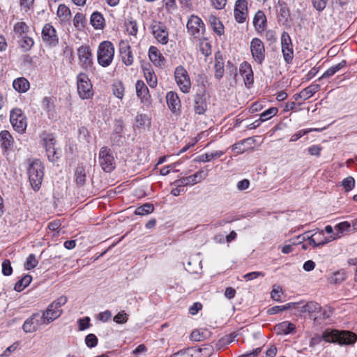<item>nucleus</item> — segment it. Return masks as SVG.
I'll return each mask as SVG.
<instances>
[{"label": "nucleus", "instance_id": "obj_16", "mask_svg": "<svg viewBox=\"0 0 357 357\" xmlns=\"http://www.w3.org/2000/svg\"><path fill=\"white\" fill-rule=\"evenodd\" d=\"M56 140L52 135H47L44 138V144L48 159L54 162L61 155V151L55 148Z\"/></svg>", "mask_w": 357, "mask_h": 357}, {"label": "nucleus", "instance_id": "obj_15", "mask_svg": "<svg viewBox=\"0 0 357 357\" xmlns=\"http://www.w3.org/2000/svg\"><path fill=\"white\" fill-rule=\"evenodd\" d=\"M42 40L47 46L54 47L59 43V38L54 27L50 24H46L42 29Z\"/></svg>", "mask_w": 357, "mask_h": 357}, {"label": "nucleus", "instance_id": "obj_56", "mask_svg": "<svg viewBox=\"0 0 357 357\" xmlns=\"http://www.w3.org/2000/svg\"><path fill=\"white\" fill-rule=\"evenodd\" d=\"M84 16L82 13H77L75 14L73 18V24L74 26L77 28H80L84 26Z\"/></svg>", "mask_w": 357, "mask_h": 357}, {"label": "nucleus", "instance_id": "obj_31", "mask_svg": "<svg viewBox=\"0 0 357 357\" xmlns=\"http://www.w3.org/2000/svg\"><path fill=\"white\" fill-rule=\"evenodd\" d=\"M13 86L17 91L24 93L29 89V82L24 77H19L13 81Z\"/></svg>", "mask_w": 357, "mask_h": 357}, {"label": "nucleus", "instance_id": "obj_17", "mask_svg": "<svg viewBox=\"0 0 357 357\" xmlns=\"http://www.w3.org/2000/svg\"><path fill=\"white\" fill-rule=\"evenodd\" d=\"M234 17L238 23L245 21L248 16V2L246 0H238L234 7Z\"/></svg>", "mask_w": 357, "mask_h": 357}, {"label": "nucleus", "instance_id": "obj_9", "mask_svg": "<svg viewBox=\"0 0 357 357\" xmlns=\"http://www.w3.org/2000/svg\"><path fill=\"white\" fill-rule=\"evenodd\" d=\"M10 121L13 128L20 133H23L26 128V118L22 111L15 108L10 111Z\"/></svg>", "mask_w": 357, "mask_h": 357}, {"label": "nucleus", "instance_id": "obj_19", "mask_svg": "<svg viewBox=\"0 0 357 357\" xmlns=\"http://www.w3.org/2000/svg\"><path fill=\"white\" fill-rule=\"evenodd\" d=\"M240 74L243 76L245 86H250L254 82L253 71L251 65L244 61L240 65Z\"/></svg>", "mask_w": 357, "mask_h": 357}, {"label": "nucleus", "instance_id": "obj_58", "mask_svg": "<svg viewBox=\"0 0 357 357\" xmlns=\"http://www.w3.org/2000/svg\"><path fill=\"white\" fill-rule=\"evenodd\" d=\"M265 274L263 273V272H260V271H254V272H250V273H246L245 274L243 278L246 280V281H250V280H255L256 278H257L258 277H264Z\"/></svg>", "mask_w": 357, "mask_h": 357}, {"label": "nucleus", "instance_id": "obj_43", "mask_svg": "<svg viewBox=\"0 0 357 357\" xmlns=\"http://www.w3.org/2000/svg\"><path fill=\"white\" fill-rule=\"evenodd\" d=\"M122 130V126H120L116 128L115 132L112 133L111 136L112 145L120 146L123 144V137L121 135Z\"/></svg>", "mask_w": 357, "mask_h": 357}, {"label": "nucleus", "instance_id": "obj_45", "mask_svg": "<svg viewBox=\"0 0 357 357\" xmlns=\"http://www.w3.org/2000/svg\"><path fill=\"white\" fill-rule=\"evenodd\" d=\"M278 109L277 107H271L266 111H264L263 113L260 114V119L262 122L266 121L268 119H270L271 117L276 115L278 113Z\"/></svg>", "mask_w": 357, "mask_h": 357}, {"label": "nucleus", "instance_id": "obj_30", "mask_svg": "<svg viewBox=\"0 0 357 357\" xmlns=\"http://www.w3.org/2000/svg\"><path fill=\"white\" fill-rule=\"evenodd\" d=\"M29 31V26L24 22H18L13 26L14 36L17 38L26 36Z\"/></svg>", "mask_w": 357, "mask_h": 357}, {"label": "nucleus", "instance_id": "obj_7", "mask_svg": "<svg viewBox=\"0 0 357 357\" xmlns=\"http://www.w3.org/2000/svg\"><path fill=\"white\" fill-rule=\"evenodd\" d=\"M78 63L86 71L93 70V54L88 45H82L77 49Z\"/></svg>", "mask_w": 357, "mask_h": 357}, {"label": "nucleus", "instance_id": "obj_37", "mask_svg": "<svg viewBox=\"0 0 357 357\" xmlns=\"http://www.w3.org/2000/svg\"><path fill=\"white\" fill-rule=\"evenodd\" d=\"M75 181L79 186H83L86 182V174L83 167H77L75 172Z\"/></svg>", "mask_w": 357, "mask_h": 357}, {"label": "nucleus", "instance_id": "obj_38", "mask_svg": "<svg viewBox=\"0 0 357 357\" xmlns=\"http://www.w3.org/2000/svg\"><path fill=\"white\" fill-rule=\"evenodd\" d=\"M20 40L18 41L19 45L24 52L29 51L34 44L33 38L26 35L20 38Z\"/></svg>", "mask_w": 357, "mask_h": 357}, {"label": "nucleus", "instance_id": "obj_28", "mask_svg": "<svg viewBox=\"0 0 357 357\" xmlns=\"http://www.w3.org/2000/svg\"><path fill=\"white\" fill-rule=\"evenodd\" d=\"M266 22V17L263 11L259 10L256 13L254 19L253 24L255 29L258 31H262L264 29Z\"/></svg>", "mask_w": 357, "mask_h": 357}, {"label": "nucleus", "instance_id": "obj_14", "mask_svg": "<svg viewBox=\"0 0 357 357\" xmlns=\"http://www.w3.org/2000/svg\"><path fill=\"white\" fill-rule=\"evenodd\" d=\"M151 29L155 38L162 45L167 44L169 41V33L166 26L158 21H154L151 25Z\"/></svg>", "mask_w": 357, "mask_h": 357}, {"label": "nucleus", "instance_id": "obj_22", "mask_svg": "<svg viewBox=\"0 0 357 357\" xmlns=\"http://www.w3.org/2000/svg\"><path fill=\"white\" fill-rule=\"evenodd\" d=\"M143 72L144 77L151 88H155L157 86L158 80L157 77L153 71L152 67L149 63L146 64L143 66Z\"/></svg>", "mask_w": 357, "mask_h": 357}, {"label": "nucleus", "instance_id": "obj_55", "mask_svg": "<svg viewBox=\"0 0 357 357\" xmlns=\"http://www.w3.org/2000/svg\"><path fill=\"white\" fill-rule=\"evenodd\" d=\"M128 319V314L124 311H121L116 315L114 316L113 320L117 324H125L127 322Z\"/></svg>", "mask_w": 357, "mask_h": 357}, {"label": "nucleus", "instance_id": "obj_10", "mask_svg": "<svg viewBox=\"0 0 357 357\" xmlns=\"http://www.w3.org/2000/svg\"><path fill=\"white\" fill-rule=\"evenodd\" d=\"M174 77L180 90L185 93H188L191 88V82L187 70L182 66L176 68Z\"/></svg>", "mask_w": 357, "mask_h": 357}, {"label": "nucleus", "instance_id": "obj_41", "mask_svg": "<svg viewBox=\"0 0 357 357\" xmlns=\"http://www.w3.org/2000/svg\"><path fill=\"white\" fill-rule=\"evenodd\" d=\"M296 239L301 241V242L305 241V239H307L308 245H312L313 248L319 247V245H318V243H317V241L315 240V238L314 237L312 234H311L310 231H306L303 234L298 236L296 237Z\"/></svg>", "mask_w": 357, "mask_h": 357}, {"label": "nucleus", "instance_id": "obj_42", "mask_svg": "<svg viewBox=\"0 0 357 357\" xmlns=\"http://www.w3.org/2000/svg\"><path fill=\"white\" fill-rule=\"evenodd\" d=\"M154 207L152 204H144L135 209V213L137 215H145L153 211Z\"/></svg>", "mask_w": 357, "mask_h": 357}, {"label": "nucleus", "instance_id": "obj_48", "mask_svg": "<svg viewBox=\"0 0 357 357\" xmlns=\"http://www.w3.org/2000/svg\"><path fill=\"white\" fill-rule=\"evenodd\" d=\"M351 223H349V222H342L339 224H337L335 229L337 230V233L335 234H338L340 236V234H342L344 231H351Z\"/></svg>", "mask_w": 357, "mask_h": 357}, {"label": "nucleus", "instance_id": "obj_32", "mask_svg": "<svg viewBox=\"0 0 357 357\" xmlns=\"http://www.w3.org/2000/svg\"><path fill=\"white\" fill-rule=\"evenodd\" d=\"M91 25L96 29H102L105 25V19L102 15L99 12L92 13L90 19Z\"/></svg>", "mask_w": 357, "mask_h": 357}, {"label": "nucleus", "instance_id": "obj_59", "mask_svg": "<svg viewBox=\"0 0 357 357\" xmlns=\"http://www.w3.org/2000/svg\"><path fill=\"white\" fill-rule=\"evenodd\" d=\"M291 241V244L285 245L284 246L282 247V252L284 254H289V253L293 251L294 246L301 243V241L297 240L296 238L292 239Z\"/></svg>", "mask_w": 357, "mask_h": 357}, {"label": "nucleus", "instance_id": "obj_57", "mask_svg": "<svg viewBox=\"0 0 357 357\" xmlns=\"http://www.w3.org/2000/svg\"><path fill=\"white\" fill-rule=\"evenodd\" d=\"M85 342L87 347L92 348L97 345L98 338L94 334H89L85 337Z\"/></svg>", "mask_w": 357, "mask_h": 357}, {"label": "nucleus", "instance_id": "obj_8", "mask_svg": "<svg viewBox=\"0 0 357 357\" xmlns=\"http://www.w3.org/2000/svg\"><path fill=\"white\" fill-rule=\"evenodd\" d=\"M253 61L257 64H262L266 59V50L264 43L258 38H254L250 45Z\"/></svg>", "mask_w": 357, "mask_h": 357}, {"label": "nucleus", "instance_id": "obj_49", "mask_svg": "<svg viewBox=\"0 0 357 357\" xmlns=\"http://www.w3.org/2000/svg\"><path fill=\"white\" fill-rule=\"evenodd\" d=\"M113 93L119 98L122 99L124 96V86L121 82L116 83L113 85Z\"/></svg>", "mask_w": 357, "mask_h": 357}, {"label": "nucleus", "instance_id": "obj_62", "mask_svg": "<svg viewBox=\"0 0 357 357\" xmlns=\"http://www.w3.org/2000/svg\"><path fill=\"white\" fill-rule=\"evenodd\" d=\"M312 130V129H309V130H301L298 131L297 132H296L291 135L290 142L297 141L301 137H302L303 135L311 132Z\"/></svg>", "mask_w": 357, "mask_h": 357}, {"label": "nucleus", "instance_id": "obj_39", "mask_svg": "<svg viewBox=\"0 0 357 357\" xmlns=\"http://www.w3.org/2000/svg\"><path fill=\"white\" fill-rule=\"evenodd\" d=\"M346 273L341 270L334 272L329 278L328 282L331 284H338L343 282L346 279Z\"/></svg>", "mask_w": 357, "mask_h": 357}, {"label": "nucleus", "instance_id": "obj_24", "mask_svg": "<svg viewBox=\"0 0 357 357\" xmlns=\"http://www.w3.org/2000/svg\"><path fill=\"white\" fill-rule=\"evenodd\" d=\"M136 93L142 102H146L150 98L149 91L144 82L142 80H138L135 84Z\"/></svg>", "mask_w": 357, "mask_h": 357}, {"label": "nucleus", "instance_id": "obj_20", "mask_svg": "<svg viewBox=\"0 0 357 357\" xmlns=\"http://www.w3.org/2000/svg\"><path fill=\"white\" fill-rule=\"evenodd\" d=\"M149 57L151 61L158 67L165 66V59L160 51L155 46H151L149 49Z\"/></svg>", "mask_w": 357, "mask_h": 357}, {"label": "nucleus", "instance_id": "obj_25", "mask_svg": "<svg viewBox=\"0 0 357 357\" xmlns=\"http://www.w3.org/2000/svg\"><path fill=\"white\" fill-rule=\"evenodd\" d=\"M215 77L220 79L224 75V59L222 54L218 52L215 54Z\"/></svg>", "mask_w": 357, "mask_h": 357}, {"label": "nucleus", "instance_id": "obj_21", "mask_svg": "<svg viewBox=\"0 0 357 357\" xmlns=\"http://www.w3.org/2000/svg\"><path fill=\"white\" fill-rule=\"evenodd\" d=\"M167 104L169 109L175 114H179L181 101L176 93L169 91L166 96Z\"/></svg>", "mask_w": 357, "mask_h": 357}, {"label": "nucleus", "instance_id": "obj_5", "mask_svg": "<svg viewBox=\"0 0 357 357\" xmlns=\"http://www.w3.org/2000/svg\"><path fill=\"white\" fill-rule=\"evenodd\" d=\"M100 166L105 172H111L115 169L116 160L114 152L107 146H103L99 151Z\"/></svg>", "mask_w": 357, "mask_h": 357}, {"label": "nucleus", "instance_id": "obj_44", "mask_svg": "<svg viewBox=\"0 0 357 357\" xmlns=\"http://www.w3.org/2000/svg\"><path fill=\"white\" fill-rule=\"evenodd\" d=\"M321 306L315 302H308L301 307V312L308 313L312 315L317 310H320Z\"/></svg>", "mask_w": 357, "mask_h": 357}, {"label": "nucleus", "instance_id": "obj_64", "mask_svg": "<svg viewBox=\"0 0 357 357\" xmlns=\"http://www.w3.org/2000/svg\"><path fill=\"white\" fill-rule=\"evenodd\" d=\"M282 295V289L278 287L277 288H274L271 291V298L278 302H280Z\"/></svg>", "mask_w": 357, "mask_h": 357}, {"label": "nucleus", "instance_id": "obj_60", "mask_svg": "<svg viewBox=\"0 0 357 357\" xmlns=\"http://www.w3.org/2000/svg\"><path fill=\"white\" fill-rule=\"evenodd\" d=\"M312 3L316 10L321 11L326 8L327 0H312Z\"/></svg>", "mask_w": 357, "mask_h": 357}, {"label": "nucleus", "instance_id": "obj_2", "mask_svg": "<svg viewBox=\"0 0 357 357\" xmlns=\"http://www.w3.org/2000/svg\"><path fill=\"white\" fill-rule=\"evenodd\" d=\"M28 176L32 188L37 191L40 189L44 176V165L38 160H33L29 165Z\"/></svg>", "mask_w": 357, "mask_h": 357}, {"label": "nucleus", "instance_id": "obj_6", "mask_svg": "<svg viewBox=\"0 0 357 357\" xmlns=\"http://www.w3.org/2000/svg\"><path fill=\"white\" fill-rule=\"evenodd\" d=\"M77 92L79 97L84 99H89L93 96L92 84L88 75L84 73H80L77 76Z\"/></svg>", "mask_w": 357, "mask_h": 357}, {"label": "nucleus", "instance_id": "obj_40", "mask_svg": "<svg viewBox=\"0 0 357 357\" xmlns=\"http://www.w3.org/2000/svg\"><path fill=\"white\" fill-rule=\"evenodd\" d=\"M32 277L29 275H24L22 279L17 282L15 284L14 289L16 291H22L26 287H27L31 282Z\"/></svg>", "mask_w": 357, "mask_h": 357}, {"label": "nucleus", "instance_id": "obj_61", "mask_svg": "<svg viewBox=\"0 0 357 357\" xmlns=\"http://www.w3.org/2000/svg\"><path fill=\"white\" fill-rule=\"evenodd\" d=\"M131 51L130 45L127 40H121L119 42V52L120 55L127 52Z\"/></svg>", "mask_w": 357, "mask_h": 357}, {"label": "nucleus", "instance_id": "obj_12", "mask_svg": "<svg viewBox=\"0 0 357 357\" xmlns=\"http://www.w3.org/2000/svg\"><path fill=\"white\" fill-rule=\"evenodd\" d=\"M186 26L189 34L195 38H200L204 32V24L201 18L196 15L190 17Z\"/></svg>", "mask_w": 357, "mask_h": 357}, {"label": "nucleus", "instance_id": "obj_3", "mask_svg": "<svg viewBox=\"0 0 357 357\" xmlns=\"http://www.w3.org/2000/svg\"><path fill=\"white\" fill-rule=\"evenodd\" d=\"M68 298L65 296H61L51 303L47 309L43 312L46 324H49L58 319L62 314L63 310L61 307L67 303Z\"/></svg>", "mask_w": 357, "mask_h": 357}, {"label": "nucleus", "instance_id": "obj_53", "mask_svg": "<svg viewBox=\"0 0 357 357\" xmlns=\"http://www.w3.org/2000/svg\"><path fill=\"white\" fill-rule=\"evenodd\" d=\"M2 273L5 276H9L13 273V268L9 259H5L2 262Z\"/></svg>", "mask_w": 357, "mask_h": 357}, {"label": "nucleus", "instance_id": "obj_46", "mask_svg": "<svg viewBox=\"0 0 357 357\" xmlns=\"http://www.w3.org/2000/svg\"><path fill=\"white\" fill-rule=\"evenodd\" d=\"M292 41L290 36L286 31H283L281 35V48L284 50L292 47Z\"/></svg>", "mask_w": 357, "mask_h": 357}, {"label": "nucleus", "instance_id": "obj_34", "mask_svg": "<svg viewBox=\"0 0 357 357\" xmlns=\"http://www.w3.org/2000/svg\"><path fill=\"white\" fill-rule=\"evenodd\" d=\"M347 64L346 61L343 60L340 63L331 66L330 68H328L323 75L321 77L319 78V80L321 79L322 78H328L331 76H333L335 73L338 72L340 69L344 68Z\"/></svg>", "mask_w": 357, "mask_h": 357}, {"label": "nucleus", "instance_id": "obj_29", "mask_svg": "<svg viewBox=\"0 0 357 357\" xmlns=\"http://www.w3.org/2000/svg\"><path fill=\"white\" fill-rule=\"evenodd\" d=\"M320 89V85L318 84H313L303 89L298 95L303 100H307L312 97Z\"/></svg>", "mask_w": 357, "mask_h": 357}, {"label": "nucleus", "instance_id": "obj_26", "mask_svg": "<svg viewBox=\"0 0 357 357\" xmlns=\"http://www.w3.org/2000/svg\"><path fill=\"white\" fill-rule=\"evenodd\" d=\"M296 327L294 324L289 321H283L275 326V331L278 334H289L295 331Z\"/></svg>", "mask_w": 357, "mask_h": 357}, {"label": "nucleus", "instance_id": "obj_36", "mask_svg": "<svg viewBox=\"0 0 357 357\" xmlns=\"http://www.w3.org/2000/svg\"><path fill=\"white\" fill-rule=\"evenodd\" d=\"M224 154L222 151H215L211 153H206L198 157V160L202 162H209L213 159L219 158Z\"/></svg>", "mask_w": 357, "mask_h": 357}, {"label": "nucleus", "instance_id": "obj_35", "mask_svg": "<svg viewBox=\"0 0 357 357\" xmlns=\"http://www.w3.org/2000/svg\"><path fill=\"white\" fill-rule=\"evenodd\" d=\"M57 16L62 22H66L70 20L71 13L68 7L64 4H60L57 9Z\"/></svg>", "mask_w": 357, "mask_h": 357}, {"label": "nucleus", "instance_id": "obj_18", "mask_svg": "<svg viewBox=\"0 0 357 357\" xmlns=\"http://www.w3.org/2000/svg\"><path fill=\"white\" fill-rule=\"evenodd\" d=\"M207 109V101L206 95L197 93L193 99V110L196 114L203 115Z\"/></svg>", "mask_w": 357, "mask_h": 357}, {"label": "nucleus", "instance_id": "obj_54", "mask_svg": "<svg viewBox=\"0 0 357 357\" xmlns=\"http://www.w3.org/2000/svg\"><path fill=\"white\" fill-rule=\"evenodd\" d=\"M123 63L126 66H131L134 61V56L132 51L121 54Z\"/></svg>", "mask_w": 357, "mask_h": 357}, {"label": "nucleus", "instance_id": "obj_23", "mask_svg": "<svg viewBox=\"0 0 357 357\" xmlns=\"http://www.w3.org/2000/svg\"><path fill=\"white\" fill-rule=\"evenodd\" d=\"M1 146L3 150L7 151L10 150L14 144V139L8 130H2L0 132Z\"/></svg>", "mask_w": 357, "mask_h": 357}, {"label": "nucleus", "instance_id": "obj_13", "mask_svg": "<svg viewBox=\"0 0 357 357\" xmlns=\"http://www.w3.org/2000/svg\"><path fill=\"white\" fill-rule=\"evenodd\" d=\"M207 175L206 172L200 169L192 175L176 180L172 184L177 187L193 185L204 180Z\"/></svg>", "mask_w": 357, "mask_h": 357}, {"label": "nucleus", "instance_id": "obj_47", "mask_svg": "<svg viewBox=\"0 0 357 357\" xmlns=\"http://www.w3.org/2000/svg\"><path fill=\"white\" fill-rule=\"evenodd\" d=\"M126 31L129 35L135 36L138 31L137 23L136 21L130 20L126 23Z\"/></svg>", "mask_w": 357, "mask_h": 357}, {"label": "nucleus", "instance_id": "obj_50", "mask_svg": "<svg viewBox=\"0 0 357 357\" xmlns=\"http://www.w3.org/2000/svg\"><path fill=\"white\" fill-rule=\"evenodd\" d=\"M282 52L284 61L288 64L291 63L294 58L293 46L282 50Z\"/></svg>", "mask_w": 357, "mask_h": 357}, {"label": "nucleus", "instance_id": "obj_63", "mask_svg": "<svg viewBox=\"0 0 357 357\" xmlns=\"http://www.w3.org/2000/svg\"><path fill=\"white\" fill-rule=\"evenodd\" d=\"M90 318L89 317H85L83 319H80L78 320L79 329V331H84L89 327Z\"/></svg>", "mask_w": 357, "mask_h": 357}, {"label": "nucleus", "instance_id": "obj_27", "mask_svg": "<svg viewBox=\"0 0 357 357\" xmlns=\"http://www.w3.org/2000/svg\"><path fill=\"white\" fill-rule=\"evenodd\" d=\"M314 237L315 238V240L317 241V243L319 245V246H322L331 241L334 239H337L340 238V236L338 234H334V236H329L326 237L324 235V230H318L317 231L312 234Z\"/></svg>", "mask_w": 357, "mask_h": 357}, {"label": "nucleus", "instance_id": "obj_33", "mask_svg": "<svg viewBox=\"0 0 357 357\" xmlns=\"http://www.w3.org/2000/svg\"><path fill=\"white\" fill-rule=\"evenodd\" d=\"M210 24L215 33L222 36L224 33V26L220 20L214 15H211L208 18Z\"/></svg>", "mask_w": 357, "mask_h": 357}, {"label": "nucleus", "instance_id": "obj_52", "mask_svg": "<svg viewBox=\"0 0 357 357\" xmlns=\"http://www.w3.org/2000/svg\"><path fill=\"white\" fill-rule=\"evenodd\" d=\"M342 186L345 191H351L355 186V180L352 176H348L342 181Z\"/></svg>", "mask_w": 357, "mask_h": 357}, {"label": "nucleus", "instance_id": "obj_51", "mask_svg": "<svg viewBox=\"0 0 357 357\" xmlns=\"http://www.w3.org/2000/svg\"><path fill=\"white\" fill-rule=\"evenodd\" d=\"M38 261L36 259L35 255L30 254L26 258V263H25V268L27 270H30V269L35 268L38 265Z\"/></svg>", "mask_w": 357, "mask_h": 357}, {"label": "nucleus", "instance_id": "obj_1", "mask_svg": "<svg viewBox=\"0 0 357 357\" xmlns=\"http://www.w3.org/2000/svg\"><path fill=\"white\" fill-rule=\"evenodd\" d=\"M321 337L326 342L340 345H352L357 341V335L353 332L329 328L323 332Z\"/></svg>", "mask_w": 357, "mask_h": 357}, {"label": "nucleus", "instance_id": "obj_11", "mask_svg": "<svg viewBox=\"0 0 357 357\" xmlns=\"http://www.w3.org/2000/svg\"><path fill=\"white\" fill-rule=\"evenodd\" d=\"M47 325L46 321L40 312L33 313L24 322L22 329L25 333H33L41 326Z\"/></svg>", "mask_w": 357, "mask_h": 357}, {"label": "nucleus", "instance_id": "obj_4", "mask_svg": "<svg viewBox=\"0 0 357 357\" xmlns=\"http://www.w3.org/2000/svg\"><path fill=\"white\" fill-rule=\"evenodd\" d=\"M114 56V47L110 41H103L98 45L97 51V60L100 66H109Z\"/></svg>", "mask_w": 357, "mask_h": 357}]
</instances>
